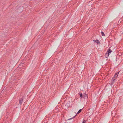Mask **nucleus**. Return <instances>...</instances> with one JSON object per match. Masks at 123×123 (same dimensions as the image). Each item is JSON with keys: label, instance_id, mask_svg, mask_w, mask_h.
I'll list each match as a JSON object with an SVG mask.
<instances>
[{"label": "nucleus", "instance_id": "nucleus-7", "mask_svg": "<svg viewBox=\"0 0 123 123\" xmlns=\"http://www.w3.org/2000/svg\"><path fill=\"white\" fill-rule=\"evenodd\" d=\"M81 111V109H80L77 112V114H78L80 113Z\"/></svg>", "mask_w": 123, "mask_h": 123}, {"label": "nucleus", "instance_id": "nucleus-4", "mask_svg": "<svg viewBox=\"0 0 123 123\" xmlns=\"http://www.w3.org/2000/svg\"><path fill=\"white\" fill-rule=\"evenodd\" d=\"M23 100V99L22 98L20 99L19 100V104H22V102Z\"/></svg>", "mask_w": 123, "mask_h": 123}, {"label": "nucleus", "instance_id": "nucleus-9", "mask_svg": "<svg viewBox=\"0 0 123 123\" xmlns=\"http://www.w3.org/2000/svg\"><path fill=\"white\" fill-rule=\"evenodd\" d=\"M83 96H84V97H86L87 96V94H85L83 95Z\"/></svg>", "mask_w": 123, "mask_h": 123}, {"label": "nucleus", "instance_id": "nucleus-5", "mask_svg": "<svg viewBox=\"0 0 123 123\" xmlns=\"http://www.w3.org/2000/svg\"><path fill=\"white\" fill-rule=\"evenodd\" d=\"M116 79V78H114V77H113V78H112L111 80L113 81L112 82V83H114V81Z\"/></svg>", "mask_w": 123, "mask_h": 123}, {"label": "nucleus", "instance_id": "nucleus-1", "mask_svg": "<svg viewBox=\"0 0 123 123\" xmlns=\"http://www.w3.org/2000/svg\"><path fill=\"white\" fill-rule=\"evenodd\" d=\"M112 52V51L110 49H108L106 53L105 54V56L107 57Z\"/></svg>", "mask_w": 123, "mask_h": 123}, {"label": "nucleus", "instance_id": "nucleus-8", "mask_svg": "<svg viewBox=\"0 0 123 123\" xmlns=\"http://www.w3.org/2000/svg\"><path fill=\"white\" fill-rule=\"evenodd\" d=\"M102 35L103 36H104L105 35V34L103 32H101Z\"/></svg>", "mask_w": 123, "mask_h": 123}, {"label": "nucleus", "instance_id": "nucleus-11", "mask_svg": "<svg viewBox=\"0 0 123 123\" xmlns=\"http://www.w3.org/2000/svg\"><path fill=\"white\" fill-rule=\"evenodd\" d=\"M72 118H70V119H68V120H71V119H72Z\"/></svg>", "mask_w": 123, "mask_h": 123}, {"label": "nucleus", "instance_id": "nucleus-6", "mask_svg": "<svg viewBox=\"0 0 123 123\" xmlns=\"http://www.w3.org/2000/svg\"><path fill=\"white\" fill-rule=\"evenodd\" d=\"M80 97L81 98H82V97L83 96H82V94L81 93H80Z\"/></svg>", "mask_w": 123, "mask_h": 123}, {"label": "nucleus", "instance_id": "nucleus-2", "mask_svg": "<svg viewBox=\"0 0 123 123\" xmlns=\"http://www.w3.org/2000/svg\"><path fill=\"white\" fill-rule=\"evenodd\" d=\"M93 41H94L95 42H96L98 44H100V42L97 39L96 40H93Z\"/></svg>", "mask_w": 123, "mask_h": 123}, {"label": "nucleus", "instance_id": "nucleus-3", "mask_svg": "<svg viewBox=\"0 0 123 123\" xmlns=\"http://www.w3.org/2000/svg\"><path fill=\"white\" fill-rule=\"evenodd\" d=\"M119 73V72H117V73H116L115 74L114 77V78H115L116 79L117 77V76H118V75Z\"/></svg>", "mask_w": 123, "mask_h": 123}, {"label": "nucleus", "instance_id": "nucleus-10", "mask_svg": "<svg viewBox=\"0 0 123 123\" xmlns=\"http://www.w3.org/2000/svg\"><path fill=\"white\" fill-rule=\"evenodd\" d=\"M86 122V120H84L83 122L82 123H85Z\"/></svg>", "mask_w": 123, "mask_h": 123}]
</instances>
